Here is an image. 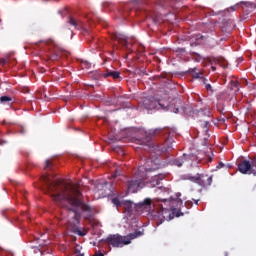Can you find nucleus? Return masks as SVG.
Masks as SVG:
<instances>
[{
	"label": "nucleus",
	"mask_w": 256,
	"mask_h": 256,
	"mask_svg": "<svg viewBox=\"0 0 256 256\" xmlns=\"http://www.w3.org/2000/svg\"><path fill=\"white\" fill-rule=\"evenodd\" d=\"M202 125H203V128L205 129V131H208L209 125H210L209 120L204 119Z\"/></svg>",
	"instance_id": "obj_20"
},
{
	"label": "nucleus",
	"mask_w": 256,
	"mask_h": 256,
	"mask_svg": "<svg viewBox=\"0 0 256 256\" xmlns=\"http://www.w3.org/2000/svg\"><path fill=\"white\" fill-rule=\"evenodd\" d=\"M124 209H125L126 213H133V203L125 202L124 203Z\"/></svg>",
	"instance_id": "obj_17"
},
{
	"label": "nucleus",
	"mask_w": 256,
	"mask_h": 256,
	"mask_svg": "<svg viewBox=\"0 0 256 256\" xmlns=\"http://www.w3.org/2000/svg\"><path fill=\"white\" fill-rule=\"evenodd\" d=\"M140 171H143V167H139L138 172L135 173V176L131 180L127 181L126 185H127L128 193H137V191L145 187V182L143 181V175H141L140 178L137 177Z\"/></svg>",
	"instance_id": "obj_6"
},
{
	"label": "nucleus",
	"mask_w": 256,
	"mask_h": 256,
	"mask_svg": "<svg viewBox=\"0 0 256 256\" xmlns=\"http://www.w3.org/2000/svg\"><path fill=\"white\" fill-rule=\"evenodd\" d=\"M159 133H161V128L150 129L145 132V138L143 139L145 147H147L150 153H156V155H161V153L173 149V138H167L163 144H155L151 142L152 137H156Z\"/></svg>",
	"instance_id": "obj_3"
},
{
	"label": "nucleus",
	"mask_w": 256,
	"mask_h": 256,
	"mask_svg": "<svg viewBox=\"0 0 256 256\" xmlns=\"http://www.w3.org/2000/svg\"><path fill=\"white\" fill-rule=\"evenodd\" d=\"M240 5H245V7H253L251 2H240Z\"/></svg>",
	"instance_id": "obj_24"
},
{
	"label": "nucleus",
	"mask_w": 256,
	"mask_h": 256,
	"mask_svg": "<svg viewBox=\"0 0 256 256\" xmlns=\"http://www.w3.org/2000/svg\"><path fill=\"white\" fill-rule=\"evenodd\" d=\"M76 256H85V254L79 253V254H77Z\"/></svg>",
	"instance_id": "obj_32"
},
{
	"label": "nucleus",
	"mask_w": 256,
	"mask_h": 256,
	"mask_svg": "<svg viewBox=\"0 0 256 256\" xmlns=\"http://www.w3.org/2000/svg\"><path fill=\"white\" fill-rule=\"evenodd\" d=\"M183 163H185V155L173 161V165H176V167H183Z\"/></svg>",
	"instance_id": "obj_15"
},
{
	"label": "nucleus",
	"mask_w": 256,
	"mask_h": 256,
	"mask_svg": "<svg viewBox=\"0 0 256 256\" xmlns=\"http://www.w3.org/2000/svg\"><path fill=\"white\" fill-rule=\"evenodd\" d=\"M239 7V4H236V5H234V6H232V7H230V8H228L226 11H237V8Z\"/></svg>",
	"instance_id": "obj_22"
},
{
	"label": "nucleus",
	"mask_w": 256,
	"mask_h": 256,
	"mask_svg": "<svg viewBox=\"0 0 256 256\" xmlns=\"http://www.w3.org/2000/svg\"><path fill=\"white\" fill-rule=\"evenodd\" d=\"M174 113H179V108H176Z\"/></svg>",
	"instance_id": "obj_30"
},
{
	"label": "nucleus",
	"mask_w": 256,
	"mask_h": 256,
	"mask_svg": "<svg viewBox=\"0 0 256 256\" xmlns=\"http://www.w3.org/2000/svg\"><path fill=\"white\" fill-rule=\"evenodd\" d=\"M0 103L11 105V103H13V98L9 96H2L0 97Z\"/></svg>",
	"instance_id": "obj_16"
},
{
	"label": "nucleus",
	"mask_w": 256,
	"mask_h": 256,
	"mask_svg": "<svg viewBox=\"0 0 256 256\" xmlns=\"http://www.w3.org/2000/svg\"><path fill=\"white\" fill-rule=\"evenodd\" d=\"M206 89L207 91H210L211 93H213V87H211V84H206Z\"/></svg>",
	"instance_id": "obj_27"
},
{
	"label": "nucleus",
	"mask_w": 256,
	"mask_h": 256,
	"mask_svg": "<svg viewBox=\"0 0 256 256\" xmlns=\"http://www.w3.org/2000/svg\"><path fill=\"white\" fill-rule=\"evenodd\" d=\"M0 65H2V66L9 65V57L1 58Z\"/></svg>",
	"instance_id": "obj_19"
},
{
	"label": "nucleus",
	"mask_w": 256,
	"mask_h": 256,
	"mask_svg": "<svg viewBox=\"0 0 256 256\" xmlns=\"http://www.w3.org/2000/svg\"><path fill=\"white\" fill-rule=\"evenodd\" d=\"M143 234V230L135 231L134 233H130L126 236L114 234L106 238V243L108 245H111L112 247H125V245H131V241H133V239H137V237H142Z\"/></svg>",
	"instance_id": "obj_4"
},
{
	"label": "nucleus",
	"mask_w": 256,
	"mask_h": 256,
	"mask_svg": "<svg viewBox=\"0 0 256 256\" xmlns=\"http://www.w3.org/2000/svg\"><path fill=\"white\" fill-rule=\"evenodd\" d=\"M232 91H239V81L232 80L230 82Z\"/></svg>",
	"instance_id": "obj_18"
},
{
	"label": "nucleus",
	"mask_w": 256,
	"mask_h": 256,
	"mask_svg": "<svg viewBox=\"0 0 256 256\" xmlns=\"http://www.w3.org/2000/svg\"><path fill=\"white\" fill-rule=\"evenodd\" d=\"M41 181L56 203H69L74 207V209L69 210V215H72L69 223L73 227V233L79 235V237H85L87 230H81L77 227L81 223V213L77 212V209L80 207L82 211L91 213V206L81 200V191L73 183L65 182L63 179L51 180V177L47 174L41 177Z\"/></svg>",
	"instance_id": "obj_1"
},
{
	"label": "nucleus",
	"mask_w": 256,
	"mask_h": 256,
	"mask_svg": "<svg viewBox=\"0 0 256 256\" xmlns=\"http://www.w3.org/2000/svg\"><path fill=\"white\" fill-rule=\"evenodd\" d=\"M112 203H113V205H115L116 207L121 206V201H119L118 198H113V199H112Z\"/></svg>",
	"instance_id": "obj_21"
},
{
	"label": "nucleus",
	"mask_w": 256,
	"mask_h": 256,
	"mask_svg": "<svg viewBox=\"0 0 256 256\" xmlns=\"http://www.w3.org/2000/svg\"><path fill=\"white\" fill-rule=\"evenodd\" d=\"M215 69H216L215 67H212V71H215Z\"/></svg>",
	"instance_id": "obj_37"
},
{
	"label": "nucleus",
	"mask_w": 256,
	"mask_h": 256,
	"mask_svg": "<svg viewBox=\"0 0 256 256\" xmlns=\"http://www.w3.org/2000/svg\"><path fill=\"white\" fill-rule=\"evenodd\" d=\"M114 39H116L117 41H120L121 43H123V45L125 47H127V39L125 38V35H123V34H115L114 35Z\"/></svg>",
	"instance_id": "obj_14"
},
{
	"label": "nucleus",
	"mask_w": 256,
	"mask_h": 256,
	"mask_svg": "<svg viewBox=\"0 0 256 256\" xmlns=\"http://www.w3.org/2000/svg\"><path fill=\"white\" fill-rule=\"evenodd\" d=\"M68 23L71 25V27H74L76 29H81V27H83V22L73 18V16L69 17Z\"/></svg>",
	"instance_id": "obj_12"
},
{
	"label": "nucleus",
	"mask_w": 256,
	"mask_h": 256,
	"mask_svg": "<svg viewBox=\"0 0 256 256\" xmlns=\"http://www.w3.org/2000/svg\"><path fill=\"white\" fill-rule=\"evenodd\" d=\"M119 175H121V168H116L114 177H119Z\"/></svg>",
	"instance_id": "obj_25"
},
{
	"label": "nucleus",
	"mask_w": 256,
	"mask_h": 256,
	"mask_svg": "<svg viewBox=\"0 0 256 256\" xmlns=\"http://www.w3.org/2000/svg\"><path fill=\"white\" fill-rule=\"evenodd\" d=\"M84 65H86V67H89V64L87 62H85Z\"/></svg>",
	"instance_id": "obj_33"
},
{
	"label": "nucleus",
	"mask_w": 256,
	"mask_h": 256,
	"mask_svg": "<svg viewBox=\"0 0 256 256\" xmlns=\"http://www.w3.org/2000/svg\"><path fill=\"white\" fill-rule=\"evenodd\" d=\"M104 77L107 79V77H113L114 79H119L121 77V72L119 71H112L107 70L106 73H104Z\"/></svg>",
	"instance_id": "obj_13"
},
{
	"label": "nucleus",
	"mask_w": 256,
	"mask_h": 256,
	"mask_svg": "<svg viewBox=\"0 0 256 256\" xmlns=\"http://www.w3.org/2000/svg\"><path fill=\"white\" fill-rule=\"evenodd\" d=\"M50 167H53V164L51 163V161L46 160V165H45L44 169H50Z\"/></svg>",
	"instance_id": "obj_23"
},
{
	"label": "nucleus",
	"mask_w": 256,
	"mask_h": 256,
	"mask_svg": "<svg viewBox=\"0 0 256 256\" xmlns=\"http://www.w3.org/2000/svg\"><path fill=\"white\" fill-rule=\"evenodd\" d=\"M104 185H107V182H105Z\"/></svg>",
	"instance_id": "obj_38"
},
{
	"label": "nucleus",
	"mask_w": 256,
	"mask_h": 256,
	"mask_svg": "<svg viewBox=\"0 0 256 256\" xmlns=\"http://www.w3.org/2000/svg\"><path fill=\"white\" fill-rule=\"evenodd\" d=\"M145 171H152L151 168H145Z\"/></svg>",
	"instance_id": "obj_31"
},
{
	"label": "nucleus",
	"mask_w": 256,
	"mask_h": 256,
	"mask_svg": "<svg viewBox=\"0 0 256 256\" xmlns=\"http://www.w3.org/2000/svg\"><path fill=\"white\" fill-rule=\"evenodd\" d=\"M55 1H59V0H55Z\"/></svg>",
	"instance_id": "obj_39"
},
{
	"label": "nucleus",
	"mask_w": 256,
	"mask_h": 256,
	"mask_svg": "<svg viewBox=\"0 0 256 256\" xmlns=\"http://www.w3.org/2000/svg\"><path fill=\"white\" fill-rule=\"evenodd\" d=\"M201 115H203V112H199V117H201Z\"/></svg>",
	"instance_id": "obj_34"
},
{
	"label": "nucleus",
	"mask_w": 256,
	"mask_h": 256,
	"mask_svg": "<svg viewBox=\"0 0 256 256\" xmlns=\"http://www.w3.org/2000/svg\"><path fill=\"white\" fill-rule=\"evenodd\" d=\"M185 179L191 181V183H196L200 187H211L213 183V176H209L208 174H197L196 176L186 175Z\"/></svg>",
	"instance_id": "obj_8"
},
{
	"label": "nucleus",
	"mask_w": 256,
	"mask_h": 256,
	"mask_svg": "<svg viewBox=\"0 0 256 256\" xmlns=\"http://www.w3.org/2000/svg\"><path fill=\"white\" fill-rule=\"evenodd\" d=\"M198 203H199V200H196V201H195V204L198 205Z\"/></svg>",
	"instance_id": "obj_35"
},
{
	"label": "nucleus",
	"mask_w": 256,
	"mask_h": 256,
	"mask_svg": "<svg viewBox=\"0 0 256 256\" xmlns=\"http://www.w3.org/2000/svg\"><path fill=\"white\" fill-rule=\"evenodd\" d=\"M181 193H176V198L171 197L170 199L156 198L153 201L151 198H145L144 201L136 204V209H141L142 211H151V206L156 208L158 217H162L165 221H171L175 217H183L185 213L181 212V209L177 210L176 207L183 206V200L180 198Z\"/></svg>",
	"instance_id": "obj_2"
},
{
	"label": "nucleus",
	"mask_w": 256,
	"mask_h": 256,
	"mask_svg": "<svg viewBox=\"0 0 256 256\" xmlns=\"http://www.w3.org/2000/svg\"><path fill=\"white\" fill-rule=\"evenodd\" d=\"M153 21H154V23H159V21H160L159 16H156V17L153 19Z\"/></svg>",
	"instance_id": "obj_28"
},
{
	"label": "nucleus",
	"mask_w": 256,
	"mask_h": 256,
	"mask_svg": "<svg viewBox=\"0 0 256 256\" xmlns=\"http://www.w3.org/2000/svg\"><path fill=\"white\" fill-rule=\"evenodd\" d=\"M5 143H7V141H0V145H5Z\"/></svg>",
	"instance_id": "obj_29"
},
{
	"label": "nucleus",
	"mask_w": 256,
	"mask_h": 256,
	"mask_svg": "<svg viewBox=\"0 0 256 256\" xmlns=\"http://www.w3.org/2000/svg\"><path fill=\"white\" fill-rule=\"evenodd\" d=\"M235 29V22L231 19L223 20V26H222V31L224 33H231Z\"/></svg>",
	"instance_id": "obj_10"
},
{
	"label": "nucleus",
	"mask_w": 256,
	"mask_h": 256,
	"mask_svg": "<svg viewBox=\"0 0 256 256\" xmlns=\"http://www.w3.org/2000/svg\"><path fill=\"white\" fill-rule=\"evenodd\" d=\"M142 105L144 109H147V111H153V109H165V104L153 97L143 98Z\"/></svg>",
	"instance_id": "obj_9"
},
{
	"label": "nucleus",
	"mask_w": 256,
	"mask_h": 256,
	"mask_svg": "<svg viewBox=\"0 0 256 256\" xmlns=\"http://www.w3.org/2000/svg\"><path fill=\"white\" fill-rule=\"evenodd\" d=\"M165 179V174H158L155 176H152L149 183L151 187H157L158 185H161V181Z\"/></svg>",
	"instance_id": "obj_11"
},
{
	"label": "nucleus",
	"mask_w": 256,
	"mask_h": 256,
	"mask_svg": "<svg viewBox=\"0 0 256 256\" xmlns=\"http://www.w3.org/2000/svg\"><path fill=\"white\" fill-rule=\"evenodd\" d=\"M163 223V221H161L160 223L159 222H157V225H161Z\"/></svg>",
	"instance_id": "obj_36"
},
{
	"label": "nucleus",
	"mask_w": 256,
	"mask_h": 256,
	"mask_svg": "<svg viewBox=\"0 0 256 256\" xmlns=\"http://www.w3.org/2000/svg\"><path fill=\"white\" fill-rule=\"evenodd\" d=\"M39 43H43L44 45H46V47H48L51 53L48 56V59L50 61H59V59H61V54L63 53V50H61V48L53 39L40 40Z\"/></svg>",
	"instance_id": "obj_5"
},
{
	"label": "nucleus",
	"mask_w": 256,
	"mask_h": 256,
	"mask_svg": "<svg viewBox=\"0 0 256 256\" xmlns=\"http://www.w3.org/2000/svg\"><path fill=\"white\" fill-rule=\"evenodd\" d=\"M238 171L242 173V175H254L256 177V156L249 160H242L238 164Z\"/></svg>",
	"instance_id": "obj_7"
},
{
	"label": "nucleus",
	"mask_w": 256,
	"mask_h": 256,
	"mask_svg": "<svg viewBox=\"0 0 256 256\" xmlns=\"http://www.w3.org/2000/svg\"><path fill=\"white\" fill-rule=\"evenodd\" d=\"M202 76H203L202 73H195V74L193 75L194 79H201Z\"/></svg>",
	"instance_id": "obj_26"
}]
</instances>
